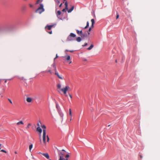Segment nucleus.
I'll use <instances>...</instances> for the list:
<instances>
[{"label": "nucleus", "instance_id": "obj_1", "mask_svg": "<svg viewBox=\"0 0 160 160\" xmlns=\"http://www.w3.org/2000/svg\"><path fill=\"white\" fill-rule=\"evenodd\" d=\"M53 69L55 71V74L57 76L58 78L61 79H63V78L59 74L56 69V66L55 62H54L52 65L51 67L49 68V70L47 71L48 72H50L51 74L53 73L52 69Z\"/></svg>", "mask_w": 160, "mask_h": 160}, {"label": "nucleus", "instance_id": "obj_2", "mask_svg": "<svg viewBox=\"0 0 160 160\" xmlns=\"http://www.w3.org/2000/svg\"><path fill=\"white\" fill-rule=\"evenodd\" d=\"M57 87L58 89L62 91L64 94H66L67 91L70 89V87L68 86H66L65 87L61 88V86L60 84H57Z\"/></svg>", "mask_w": 160, "mask_h": 160}, {"label": "nucleus", "instance_id": "obj_3", "mask_svg": "<svg viewBox=\"0 0 160 160\" xmlns=\"http://www.w3.org/2000/svg\"><path fill=\"white\" fill-rule=\"evenodd\" d=\"M58 155L59 157V159L58 160H68L67 158H69V155L67 154L65 156V158H66L65 159L64 158V153L60 151L58 152Z\"/></svg>", "mask_w": 160, "mask_h": 160}, {"label": "nucleus", "instance_id": "obj_4", "mask_svg": "<svg viewBox=\"0 0 160 160\" xmlns=\"http://www.w3.org/2000/svg\"><path fill=\"white\" fill-rule=\"evenodd\" d=\"M45 10L43 8V5L42 4H40V6L36 10L35 12L37 13H38L39 14H41L42 12L44 11Z\"/></svg>", "mask_w": 160, "mask_h": 160}, {"label": "nucleus", "instance_id": "obj_5", "mask_svg": "<svg viewBox=\"0 0 160 160\" xmlns=\"http://www.w3.org/2000/svg\"><path fill=\"white\" fill-rule=\"evenodd\" d=\"M47 136V141L48 142L49 139L48 135H46V131L45 129L43 130V141L44 143H46V137Z\"/></svg>", "mask_w": 160, "mask_h": 160}, {"label": "nucleus", "instance_id": "obj_6", "mask_svg": "<svg viewBox=\"0 0 160 160\" xmlns=\"http://www.w3.org/2000/svg\"><path fill=\"white\" fill-rule=\"evenodd\" d=\"M76 35L75 34H74L72 33H71L70 34V35L68 37V38H67V41H71L72 40L71 38V37L75 38L76 37Z\"/></svg>", "mask_w": 160, "mask_h": 160}, {"label": "nucleus", "instance_id": "obj_7", "mask_svg": "<svg viewBox=\"0 0 160 160\" xmlns=\"http://www.w3.org/2000/svg\"><path fill=\"white\" fill-rule=\"evenodd\" d=\"M38 154H41L43 156H44L47 159H49V156L48 154L47 153H42L40 152L38 153Z\"/></svg>", "mask_w": 160, "mask_h": 160}, {"label": "nucleus", "instance_id": "obj_8", "mask_svg": "<svg viewBox=\"0 0 160 160\" xmlns=\"http://www.w3.org/2000/svg\"><path fill=\"white\" fill-rule=\"evenodd\" d=\"M26 101L28 102H31L32 101V98L28 97L26 98Z\"/></svg>", "mask_w": 160, "mask_h": 160}, {"label": "nucleus", "instance_id": "obj_9", "mask_svg": "<svg viewBox=\"0 0 160 160\" xmlns=\"http://www.w3.org/2000/svg\"><path fill=\"white\" fill-rule=\"evenodd\" d=\"M23 124L24 123L22 121H20L16 123V125L17 126H19L20 125H23Z\"/></svg>", "mask_w": 160, "mask_h": 160}, {"label": "nucleus", "instance_id": "obj_10", "mask_svg": "<svg viewBox=\"0 0 160 160\" xmlns=\"http://www.w3.org/2000/svg\"><path fill=\"white\" fill-rule=\"evenodd\" d=\"M53 26V25L47 26H46L45 28H47V29L48 30H50L52 28Z\"/></svg>", "mask_w": 160, "mask_h": 160}, {"label": "nucleus", "instance_id": "obj_11", "mask_svg": "<svg viewBox=\"0 0 160 160\" xmlns=\"http://www.w3.org/2000/svg\"><path fill=\"white\" fill-rule=\"evenodd\" d=\"M91 22H92V25H91V27L92 28H93L94 27V24L95 23L94 20L93 19H92L91 20Z\"/></svg>", "mask_w": 160, "mask_h": 160}, {"label": "nucleus", "instance_id": "obj_12", "mask_svg": "<svg viewBox=\"0 0 160 160\" xmlns=\"http://www.w3.org/2000/svg\"><path fill=\"white\" fill-rule=\"evenodd\" d=\"M37 131H38L40 133H41L42 132V130L40 128V127H38L37 128Z\"/></svg>", "mask_w": 160, "mask_h": 160}, {"label": "nucleus", "instance_id": "obj_13", "mask_svg": "<svg viewBox=\"0 0 160 160\" xmlns=\"http://www.w3.org/2000/svg\"><path fill=\"white\" fill-rule=\"evenodd\" d=\"M76 32H77V33L80 35V36H81V35L82 34V30L81 31H79L78 30H76Z\"/></svg>", "mask_w": 160, "mask_h": 160}, {"label": "nucleus", "instance_id": "obj_14", "mask_svg": "<svg viewBox=\"0 0 160 160\" xmlns=\"http://www.w3.org/2000/svg\"><path fill=\"white\" fill-rule=\"evenodd\" d=\"M74 8V6H72L71 7V8L70 9H69V10H68V13L71 12L73 10Z\"/></svg>", "mask_w": 160, "mask_h": 160}, {"label": "nucleus", "instance_id": "obj_15", "mask_svg": "<svg viewBox=\"0 0 160 160\" xmlns=\"http://www.w3.org/2000/svg\"><path fill=\"white\" fill-rule=\"evenodd\" d=\"M81 36L82 38L86 37H87V33H82Z\"/></svg>", "mask_w": 160, "mask_h": 160}, {"label": "nucleus", "instance_id": "obj_16", "mask_svg": "<svg viewBox=\"0 0 160 160\" xmlns=\"http://www.w3.org/2000/svg\"><path fill=\"white\" fill-rule=\"evenodd\" d=\"M94 47L93 44H91L90 46L87 48V50H91Z\"/></svg>", "mask_w": 160, "mask_h": 160}, {"label": "nucleus", "instance_id": "obj_17", "mask_svg": "<svg viewBox=\"0 0 160 160\" xmlns=\"http://www.w3.org/2000/svg\"><path fill=\"white\" fill-rule=\"evenodd\" d=\"M59 115H60V117L61 118V121H62L63 120V114L61 112H60L59 113Z\"/></svg>", "mask_w": 160, "mask_h": 160}, {"label": "nucleus", "instance_id": "obj_18", "mask_svg": "<svg viewBox=\"0 0 160 160\" xmlns=\"http://www.w3.org/2000/svg\"><path fill=\"white\" fill-rule=\"evenodd\" d=\"M65 9H66L67 10H68V3L67 2H65Z\"/></svg>", "mask_w": 160, "mask_h": 160}, {"label": "nucleus", "instance_id": "obj_19", "mask_svg": "<svg viewBox=\"0 0 160 160\" xmlns=\"http://www.w3.org/2000/svg\"><path fill=\"white\" fill-rule=\"evenodd\" d=\"M76 40L78 42H80L81 40V39L80 37H78L76 38Z\"/></svg>", "mask_w": 160, "mask_h": 160}, {"label": "nucleus", "instance_id": "obj_20", "mask_svg": "<svg viewBox=\"0 0 160 160\" xmlns=\"http://www.w3.org/2000/svg\"><path fill=\"white\" fill-rule=\"evenodd\" d=\"M33 147V145L32 144H31L29 146V151L30 152H31V150Z\"/></svg>", "mask_w": 160, "mask_h": 160}, {"label": "nucleus", "instance_id": "obj_21", "mask_svg": "<svg viewBox=\"0 0 160 160\" xmlns=\"http://www.w3.org/2000/svg\"><path fill=\"white\" fill-rule=\"evenodd\" d=\"M89 23L88 21L87 22V25L84 28L86 29L89 26Z\"/></svg>", "mask_w": 160, "mask_h": 160}, {"label": "nucleus", "instance_id": "obj_22", "mask_svg": "<svg viewBox=\"0 0 160 160\" xmlns=\"http://www.w3.org/2000/svg\"><path fill=\"white\" fill-rule=\"evenodd\" d=\"M69 114L71 116H72V111L71 109H69Z\"/></svg>", "mask_w": 160, "mask_h": 160}, {"label": "nucleus", "instance_id": "obj_23", "mask_svg": "<svg viewBox=\"0 0 160 160\" xmlns=\"http://www.w3.org/2000/svg\"><path fill=\"white\" fill-rule=\"evenodd\" d=\"M41 127L43 129H45L46 130V127L44 125H42L41 126Z\"/></svg>", "mask_w": 160, "mask_h": 160}, {"label": "nucleus", "instance_id": "obj_24", "mask_svg": "<svg viewBox=\"0 0 160 160\" xmlns=\"http://www.w3.org/2000/svg\"><path fill=\"white\" fill-rule=\"evenodd\" d=\"M61 14V12L60 11H58L57 12V14L58 15H60Z\"/></svg>", "mask_w": 160, "mask_h": 160}, {"label": "nucleus", "instance_id": "obj_25", "mask_svg": "<svg viewBox=\"0 0 160 160\" xmlns=\"http://www.w3.org/2000/svg\"><path fill=\"white\" fill-rule=\"evenodd\" d=\"M70 59V57L69 56H68L66 58V60H69Z\"/></svg>", "mask_w": 160, "mask_h": 160}, {"label": "nucleus", "instance_id": "obj_26", "mask_svg": "<svg viewBox=\"0 0 160 160\" xmlns=\"http://www.w3.org/2000/svg\"><path fill=\"white\" fill-rule=\"evenodd\" d=\"M91 28H92L91 27H90L89 29H88V35H89L90 34V32H89L91 31Z\"/></svg>", "mask_w": 160, "mask_h": 160}, {"label": "nucleus", "instance_id": "obj_27", "mask_svg": "<svg viewBox=\"0 0 160 160\" xmlns=\"http://www.w3.org/2000/svg\"><path fill=\"white\" fill-rule=\"evenodd\" d=\"M41 123H41V122L40 121H39V122H38V123H37V126H38V127H40V124H41Z\"/></svg>", "mask_w": 160, "mask_h": 160}, {"label": "nucleus", "instance_id": "obj_28", "mask_svg": "<svg viewBox=\"0 0 160 160\" xmlns=\"http://www.w3.org/2000/svg\"><path fill=\"white\" fill-rule=\"evenodd\" d=\"M8 101H9V102H10V103L11 104H12V101L10 99L8 98Z\"/></svg>", "mask_w": 160, "mask_h": 160}, {"label": "nucleus", "instance_id": "obj_29", "mask_svg": "<svg viewBox=\"0 0 160 160\" xmlns=\"http://www.w3.org/2000/svg\"><path fill=\"white\" fill-rule=\"evenodd\" d=\"M117 16H116V19H118L119 18V15L118 14V13H117Z\"/></svg>", "mask_w": 160, "mask_h": 160}, {"label": "nucleus", "instance_id": "obj_30", "mask_svg": "<svg viewBox=\"0 0 160 160\" xmlns=\"http://www.w3.org/2000/svg\"><path fill=\"white\" fill-rule=\"evenodd\" d=\"M31 125V124L30 123H29L28 124L27 126V128H29V127Z\"/></svg>", "mask_w": 160, "mask_h": 160}, {"label": "nucleus", "instance_id": "obj_31", "mask_svg": "<svg viewBox=\"0 0 160 160\" xmlns=\"http://www.w3.org/2000/svg\"><path fill=\"white\" fill-rule=\"evenodd\" d=\"M1 151L2 152H4L5 153H6L7 152L5 150H4L3 149L1 150Z\"/></svg>", "mask_w": 160, "mask_h": 160}, {"label": "nucleus", "instance_id": "obj_32", "mask_svg": "<svg viewBox=\"0 0 160 160\" xmlns=\"http://www.w3.org/2000/svg\"><path fill=\"white\" fill-rule=\"evenodd\" d=\"M40 2V0H37V1L36 2V4H38V3H39V2Z\"/></svg>", "mask_w": 160, "mask_h": 160}, {"label": "nucleus", "instance_id": "obj_33", "mask_svg": "<svg viewBox=\"0 0 160 160\" xmlns=\"http://www.w3.org/2000/svg\"><path fill=\"white\" fill-rule=\"evenodd\" d=\"M88 45V44L87 43H86L84 45H82V46L83 47H85V46H87Z\"/></svg>", "mask_w": 160, "mask_h": 160}, {"label": "nucleus", "instance_id": "obj_34", "mask_svg": "<svg viewBox=\"0 0 160 160\" xmlns=\"http://www.w3.org/2000/svg\"><path fill=\"white\" fill-rule=\"evenodd\" d=\"M66 9H65V8L63 9L62 11L63 12H66Z\"/></svg>", "mask_w": 160, "mask_h": 160}, {"label": "nucleus", "instance_id": "obj_35", "mask_svg": "<svg viewBox=\"0 0 160 160\" xmlns=\"http://www.w3.org/2000/svg\"><path fill=\"white\" fill-rule=\"evenodd\" d=\"M29 6L31 8H32L33 7V5L31 4H29Z\"/></svg>", "mask_w": 160, "mask_h": 160}, {"label": "nucleus", "instance_id": "obj_36", "mask_svg": "<svg viewBox=\"0 0 160 160\" xmlns=\"http://www.w3.org/2000/svg\"><path fill=\"white\" fill-rule=\"evenodd\" d=\"M58 57L57 54H56V57L54 58V60H55L56 58H57Z\"/></svg>", "mask_w": 160, "mask_h": 160}, {"label": "nucleus", "instance_id": "obj_37", "mask_svg": "<svg viewBox=\"0 0 160 160\" xmlns=\"http://www.w3.org/2000/svg\"><path fill=\"white\" fill-rule=\"evenodd\" d=\"M62 3H61L60 4V5H59V7L60 8L61 7H62Z\"/></svg>", "mask_w": 160, "mask_h": 160}, {"label": "nucleus", "instance_id": "obj_38", "mask_svg": "<svg viewBox=\"0 0 160 160\" xmlns=\"http://www.w3.org/2000/svg\"><path fill=\"white\" fill-rule=\"evenodd\" d=\"M69 96L70 97V98H72V96H71V95H70V94H69Z\"/></svg>", "mask_w": 160, "mask_h": 160}, {"label": "nucleus", "instance_id": "obj_39", "mask_svg": "<svg viewBox=\"0 0 160 160\" xmlns=\"http://www.w3.org/2000/svg\"><path fill=\"white\" fill-rule=\"evenodd\" d=\"M69 52H74L73 50H69Z\"/></svg>", "mask_w": 160, "mask_h": 160}, {"label": "nucleus", "instance_id": "obj_40", "mask_svg": "<svg viewBox=\"0 0 160 160\" xmlns=\"http://www.w3.org/2000/svg\"><path fill=\"white\" fill-rule=\"evenodd\" d=\"M48 33L50 34H51L52 33V32L51 31V32H48Z\"/></svg>", "mask_w": 160, "mask_h": 160}, {"label": "nucleus", "instance_id": "obj_41", "mask_svg": "<svg viewBox=\"0 0 160 160\" xmlns=\"http://www.w3.org/2000/svg\"><path fill=\"white\" fill-rule=\"evenodd\" d=\"M57 2H58V3H60V1L59 0H58L57 1Z\"/></svg>", "mask_w": 160, "mask_h": 160}, {"label": "nucleus", "instance_id": "obj_42", "mask_svg": "<svg viewBox=\"0 0 160 160\" xmlns=\"http://www.w3.org/2000/svg\"><path fill=\"white\" fill-rule=\"evenodd\" d=\"M69 50H66V51H69Z\"/></svg>", "mask_w": 160, "mask_h": 160}, {"label": "nucleus", "instance_id": "obj_43", "mask_svg": "<svg viewBox=\"0 0 160 160\" xmlns=\"http://www.w3.org/2000/svg\"><path fill=\"white\" fill-rule=\"evenodd\" d=\"M23 79V78H20V79Z\"/></svg>", "mask_w": 160, "mask_h": 160}, {"label": "nucleus", "instance_id": "obj_44", "mask_svg": "<svg viewBox=\"0 0 160 160\" xmlns=\"http://www.w3.org/2000/svg\"><path fill=\"white\" fill-rule=\"evenodd\" d=\"M58 105H56V108H58Z\"/></svg>", "mask_w": 160, "mask_h": 160}, {"label": "nucleus", "instance_id": "obj_45", "mask_svg": "<svg viewBox=\"0 0 160 160\" xmlns=\"http://www.w3.org/2000/svg\"><path fill=\"white\" fill-rule=\"evenodd\" d=\"M62 151H65H65L64 150H63V149L62 150Z\"/></svg>", "mask_w": 160, "mask_h": 160}, {"label": "nucleus", "instance_id": "obj_46", "mask_svg": "<svg viewBox=\"0 0 160 160\" xmlns=\"http://www.w3.org/2000/svg\"><path fill=\"white\" fill-rule=\"evenodd\" d=\"M71 63H72V61H70L69 63L70 64Z\"/></svg>", "mask_w": 160, "mask_h": 160}, {"label": "nucleus", "instance_id": "obj_47", "mask_svg": "<svg viewBox=\"0 0 160 160\" xmlns=\"http://www.w3.org/2000/svg\"><path fill=\"white\" fill-rule=\"evenodd\" d=\"M140 157H141V158H142V156L141 155H140Z\"/></svg>", "mask_w": 160, "mask_h": 160}, {"label": "nucleus", "instance_id": "obj_48", "mask_svg": "<svg viewBox=\"0 0 160 160\" xmlns=\"http://www.w3.org/2000/svg\"><path fill=\"white\" fill-rule=\"evenodd\" d=\"M115 62H117V60H116Z\"/></svg>", "mask_w": 160, "mask_h": 160}, {"label": "nucleus", "instance_id": "obj_49", "mask_svg": "<svg viewBox=\"0 0 160 160\" xmlns=\"http://www.w3.org/2000/svg\"><path fill=\"white\" fill-rule=\"evenodd\" d=\"M15 153H16V154H17V152H15Z\"/></svg>", "mask_w": 160, "mask_h": 160}, {"label": "nucleus", "instance_id": "obj_50", "mask_svg": "<svg viewBox=\"0 0 160 160\" xmlns=\"http://www.w3.org/2000/svg\"><path fill=\"white\" fill-rule=\"evenodd\" d=\"M110 126V125H108V127H109Z\"/></svg>", "mask_w": 160, "mask_h": 160}, {"label": "nucleus", "instance_id": "obj_51", "mask_svg": "<svg viewBox=\"0 0 160 160\" xmlns=\"http://www.w3.org/2000/svg\"><path fill=\"white\" fill-rule=\"evenodd\" d=\"M7 82V81H5V82Z\"/></svg>", "mask_w": 160, "mask_h": 160}, {"label": "nucleus", "instance_id": "obj_52", "mask_svg": "<svg viewBox=\"0 0 160 160\" xmlns=\"http://www.w3.org/2000/svg\"><path fill=\"white\" fill-rule=\"evenodd\" d=\"M60 92V91H59V90H58V92Z\"/></svg>", "mask_w": 160, "mask_h": 160}, {"label": "nucleus", "instance_id": "obj_53", "mask_svg": "<svg viewBox=\"0 0 160 160\" xmlns=\"http://www.w3.org/2000/svg\"><path fill=\"white\" fill-rule=\"evenodd\" d=\"M1 144H0V146H1Z\"/></svg>", "mask_w": 160, "mask_h": 160}, {"label": "nucleus", "instance_id": "obj_54", "mask_svg": "<svg viewBox=\"0 0 160 160\" xmlns=\"http://www.w3.org/2000/svg\"><path fill=\"white\" fill-rule=\"evenodd\" d=\"M64 1H66V0H63Z\"/></svg>", "mask_w": 160, "mask_h": 160}, {"label": "nucleus", "instance_id": "obj_55", "mask_svg": "<svg viewBox=\"0 0 160 160\" xmlns=\"http://www.w3.org/2000/svg\"><path fill=\"white\" fill-rule=\"evenodd\" d=\"M41 2H42V0L41 1Z\"/></svg>", "mask_w": 160, "mask_h": 160}]
</instances>
